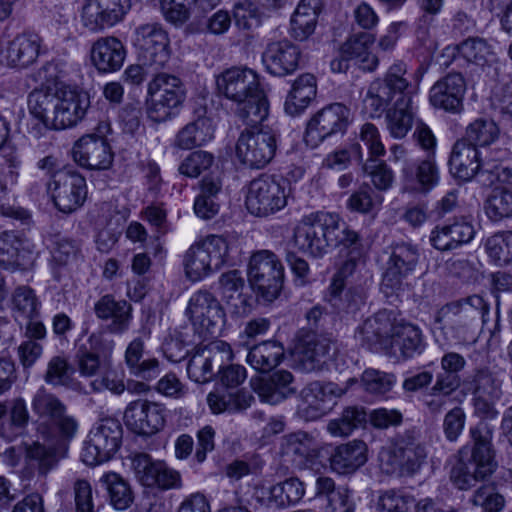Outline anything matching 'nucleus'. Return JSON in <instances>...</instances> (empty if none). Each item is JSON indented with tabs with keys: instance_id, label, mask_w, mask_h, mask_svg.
<instances>
[{
	"instance_id": "nucleus-53",
	"label": "nucleus",
	"mask_w": 512,
	"mask_h": 512,
	"mask_svg": "<svg viewBox=\"0 0 512 512\" xmlns=\"http://www.w3.org/2000/svg\"><path fill=\"white\" fill-rule=\"evenodd\" d=\"M366 421V413L359 407H347L338 419L331 420L327 425L328 432L333 436H348L355 428Z\"/></svg>"
},
{
	"instance_id": "nucleus-45",
	"label": "nucleus",
	"mask_w": 512,
	"mask_h": 512,
	"mask_svg": "<svg viewBox=\"0 0 512 512\" xmlns=\"http://www.w3.org/2000/svg\"><path fill=\"white\" fill-rule=\"evenodd\" d=\"M284 356V347L277 341H263L250 348L248 364L259 372H268L276 367Z\"/></svg>"
},
{
	"instance_id": "nucleus-28",
	"label": "nucleus",
	"mask_w": 512,
	"mask_h": 512,
	"mask_svg": "<svg viewBox=\"0 0 512 512\" xmlns=\"http://www.w3.org/2000/svg\"><path fill=\"white\" fill-rule=\"evenodd\" d=\"M42 42V38L37 33L18 34L0 52V60L9 67L26 68L35 63L41 54Z\"/></svg>"
},
{
	"instance_id": "nucleus-13",
	"label": "nucleus",
	"mask_w": 512,
	"mask_h": 512,
	"mask_svg": "<svg viewBox=\"0 0 512 512\" xmlns=\"http://www.w3.org/2000/svg\"><path fill=\"white\" fill-rule=\"evenodd\" d=\"M134 44L142 65L152 71L163 70L170 60L168 34L158 23H147L137 27Z\"/></svg>"
},
{
	"instance_id": "nucleus-52",
	"label": "nucleus",
	"mask_w": 512,
	"mask_h": 512,
	"mask_svg": "<svg viewBox=\"0 0 512 512\" xmlns=\"http://www.w3.org/2000/svg\"><path fill=\"white\" fill-rule=\"evenodd\" d=\"M107 485L110 503L117 510L127 509L133 502L134 496L129 484L118 474L111 473L103 476Z\"/></svg>"
},
{
	"instance_id": "nucleus-59",
	"label": "nucleus",
	"mask_w": 512,
	"mask_h": 512,
	"mask_svg": "<svg viewBox=\"0 0 512 512\" xmlns=\"http://www.w3.org/2000/svg\"><path fill=\"white\" fill-rule=\"evenodd\" d=\"M13 309L27 319L38 315L40 302L34 290L28 286L17 287L12 294Z\"/></svg>"
},
{
	"instance_id": "nucleus-21",
	"label": "nucleus",
	"mask_w": 512,
	"mask_h": 512,
	"mask_svg": "<svg viewBox=\"0 0 512 512\" xmlns=\"http://www.w3.org/2000/svg\"><path fill=\"white\" fill-rule=\"evenodd\" d=\"M489 314V305L479 295L447 303L441 307L435 317L442 329L466 326L481 319L485 324Z\"/></svg>"
},
{
	"instance_id": "nucleus-19",
	"label": "nucleus",
	"mask_w": 512,
	"mask_h": 512,
	"mask_svg": "<svg viewBox=\"0 0 512 512\" xmlns=\"http://www.w3.org/2000/svg\"><path fill=\"white\" fill-rule=\"evenodd\" d=\"M186 315L200 334L213 335L224 323V311L218 299L208 290L194 292L186 308Z\"/></svg>"
},
{
	"instance_id": "nucleus-33",
	"label": "nucleus",
	"mask_w": 512,
	"mask_h": 512,
	"mask_svg": "<svg viewBox=\"0 0 512 512\" xmlns=\"http://www.w3.org/2000/svg\"><path fill=\"white\" fill-rule=\"evenodd\" d=\"M304 493L303 483L298 478H289L268 489H257L256 499L267 508H286L299 502Z\"/></svg>"
},
{
	"instance_id": "nucleus-36",
	"label": "nucleus",
	"mask_w": 512,
	"mask_h": 512,
	"mask_svg": "<svg viewBox=\"0 0 512 512\" xmlns=\"http://www.w3.org/2000/svg\"><path fill=\"white\" fill-rule=\"evenodd\" d=\"M483 160L476 147L466 141H457L454 144L450 159L449 168L451 174L461 180H471L479 171H482Z\"/></svg>"
},
{
	"instance_id": "nucleus-34",
	"label": "nucleus",
	"mask_w": 512,
	"mask_h": 512,
	"mask_svg": "<svg viewBox=\"0 0 512 512\" xmlns=\"http://www.w3.org/2000/svg\"><path fill=\"white\" fill-rule=\"evenodd\" d=\"M475 236L474 226L465 219H456L453 223L438 225L430 234V242L440 251H450L469 243Z\"/></svg>"
},
{
	"instance_id": "nucleus-42",
	"label": "nucleus",
	"mask_w": 512,
	"mask_h": 512,
	"mask_svg": "<svg viewBox=\"0 0 512 512\" xmlns=\"http://www.w3.org/2000/svg\"><path fill=\"white\" fill-rule=\"evenodd\" d=\"M73 367L68 360L61 356H54L47 364L44 380L52 386H62L79 394H87L86 386L72 377Z\"/></svg>"
},
{
	"instance_id": "nucleus-46",
	"label": "nucleus",
	"mask_w": 512,
	"mask_h": 512,
	"mask_svg": "<svg viewBox=\"0 0 512 512\" xmlns=\"http://www.w3.org/2000/svg\"><path fill=\"white\" fill-rule=\"evenodd\" d=\"M51 442L56 446L47 447L39 442H34L26 450L27 457L37 462V471L41 476H46L57 466L59 460L65 456L68 443Z\"/></svg>"
},
{
	"instance_id": "nucleus-9",
	"label": "nucleus",
	"mask_w": 512,
	"mask_h": 512,
	"mask_svg": "<svg viewBox=\"0 0 512 512\" xmlns=\"http://www.w3.org/2000/svg\"><path fill=\"white\" fill-rule=\"evenodd\" d=\"M251 287L265 300H275L283 287L284 268L279 258L269 250L252 254L248 264Z\"/></svg>"
},
{
	"instance_id": "nucleus-50",
	"label": "nucleus",
	"mask_w": 512,
	"mask_h": 512,
	"mask_svg": "<svg viewBox=\"0 0 512 512\" xmlns=\"http://www.w3.org/2000/svg\"><path fill=\"white\" fill-rule=\"evenodd\" d=\"M485 213L493 222L512 217V189L496 187L485 202Z\"/></svg>"
},
{
	"instance_id": "nucleus-40",
	"label": "nucleus",
	"mask_w": 512,
	"mask_h": 512,
	"mask_svg": "<svg viewBox=\"0 0 512 512\" xmlns=\"http://www.w3.org/2000/svg\"><path fill=\"white\" fill-rule=\"evenodd\" d=\"M374 40L370 33H357L342 45L341 54L345 59H358L363 70L372 71L378 65V58L369 52Z\"/></svg>"
},
{
	"instance_id": "nucleus-25",
	"label": "nucleus",
	"mask_w": 512,
	"mask_h": 512,
	"mask_svg": "<svg viewBox=\"0 0 512 512\" xmlns=\"http://www.w3.org/2000/svg\"><path fill=\"white\" fill-rule=\"evenodd\" d=\"M351 121L350 109L341 103L328 105L318 111L308 122L306 137L313 141L343 133Z\"/></svg>"
},
{
	"instance_id": "nucleus-37",
	"label": "nucleus",
	"mask_w": 512,
	"mask_h": 512,
	"mask_svg": "<svg viewBox=\"0 0 512 512\" xmlns=\"http://www.w3.org/2000/svg\"><path fill=\"white\" fill-rule=\"evenodd\" d=\"M367 446L363 441L354 440L337 446L329 462L331 469L338 474L355 472L367 461Z\"/></svg>"
},
{
	"instance_id": "nucleus-47",
	"label": "nucleus",
	"mask_w": 512,
	"mask_h": 512,
	"mask_svg": "<svg viewBox=\"0 0 512 512\" xmlns=\"http://www.w3.org/2000/svg\"><path fill=\"white\" fill-rule=\"evenodd\" d=\"M395 347L398 348L403 359H408L416 353H421L424 344L420 329L409 323L398 322L393 335V348ZM393 351L396 352L395 349Z\"/></svg>"
},
{
	"instance_id": "nucleus-35",
	"label": "nucleus",
	"mask_w": 512,
	"mask_h": 512,
	"mask_svg": "<svg viewBox=\"0 0 512 512\" xmlns=\"http://www.w3.org/2000/svg\"><path fill=\"white\" fill-rule=\"evenodd\" d=\"M94 312L101 320H112L107 325L112 334H123L129 328L132 306L125 300L117 301L112 295H104L95 303Z\"/></svg>"
},
{
	"instance_id": "nucleus-3",
	"label": "nucleus",
	"mask_w": 512,
	"mask_h": 512,
	"mask_svg": "<svg viewBox=\"0 0 512 512\" xmlns=\"http://www.w3.org/2000/svg\"><path fill=\"white\" fill-rule=\"evenodd\" d=\"M31 408L41 422L37 432L46 441L69 443L79 429L78 420L68 412L67 405L54 393L39 388L31 400Z\"/></svg>"
},
{
	"instance_id": "nucleus-30",
	"label": "nucleus",
	"mask_w": 512,
	"mask_h": 512,
	"mask_svg": "<svg viewBox=\"0 0 512 512\" xmlns=\"http://www.w3.org/2000/svg\"><path fill=\"white\" fill-rule=\"evenodd\" d=\"M331 347L330 339L307 333L295 349L296 361L306 372L321 370L330 355Z\"/></svg>"
},
{
	"instance_id": "nucleus-17",
	"label": "nucleus",
	"mask_w": 512,
	"mask_h": 512,
	"mask_svg": "<svg viewBox=\"0 0 512 512\" xmlns=\"http://www.w3.org/2000/svg\"><path fill=\"white\" fill-rule=\"evenodd\" d=\"M398 321L393 311L380 310L363 321L356 330L363 346L372 351H383L388 355H396L393 351V335Z\"/></svg>"
},
{
	"instance_id": "nucleus-49",
	"label": "nucleus",
	"mask_w": 512,
	"mask_h": 512,
	"mask_svg": "<svg viewBox=\"0 0 512 512\" xmlns=\"http://www.w3.org/2000/svg\"><path fill=\"white\" fill-rule=\"evenodd\" d=\"M489 259L498 266L512 262V231H502L488 237L484 243Z\"/></svg>"
},
{
	"instance_id": "nucleus-10",
	"label": "nucleus",
	"mask_w": 512,
	"mask_h": 512,
	"mask_svg": "<svg viewBox=\"0 0 512 512\" xmlns=\"http://www.w3.org/2000/svg\"><path fill=\"white\" fill-rule=\"evenodd\" d=\"M288 183L271 175L253 179L246 196L248 211L258 217H266L282 210L287 205Z\"/></svg>"
},
{
	"instance_id": "nucleus-6",
	"label": "nucleus",
	"mask_w": 512,
	"mask_h": 512,
	"mask_svg": "<svg viewBox=\"0 0 512 512\" xmlns=\"http://www.w3.org/2000/svg\"><path fill=\"white\" fill-rule=\"evenodd\" d=\"M154 76L148 84L151 104L148 117L154 122L170 119L182 105L186 92L182 80L175 74L162 70L153 71Z\"/></svg>"
},
{
	"instance_id": "nucleus-29",
	"label": "nucleus",
	"mask_w": 512,
	"mask_h": 512,
	"mask_svg": "<svg viewBox=\"0 0 512 512\" xmlns=\"http://www.w3.org/2000/svg\"><path fill=\"white\" fill-rule=\"evenodd\" d=\"M466 91L464 77L460 73H449L430 89V102L436 108L458 113L463 108Z\"/></svg>"
},
{
	"instance_id": "nucleus-32",
	"label": "nucleus",
	"mask_w": 512,
	"mask_h": 512,
	"mask_svg": "<svg viewBox=\"0 0 512 512\" xmlns=\"http://www.w3.org/2000/svg\"><path fill=\"white\" fill-rule=\"evenodd\" d=\"M280 453L296 466L304 467L319 457L320 446L311 434L297 431L281 438Z\"/></svg>"
},
{
	"instance_id": "nucleus-4",
	"label": "nucleus",
	"mask_w": 512,
	"mask_h": 512,
	"mask_svg": "<svg viewBox=\"0 0 512 512\" xmlns=\"http://www.w3.org/2000/svg\"><path fill=\"white\" fill-rule=\"evenodd\" d=\"M474 445L471 459L468 462L459 460L452 468L450 478L460 490H467L478 480L490 476L496 467L491 440L492 433L486 428L477 426L470 430Z\"/></svg>"
},
{
	"instance_id": "nucleus-57",
	"label": "nucleus",
	"mask_w": 512,
	"mask_h": 512,
	"mask_svg": "<svg viewBox=\"0 0 512 512\" xmlns=\"http://www.w3.org/2000/svg\"><path fill=\"white\" fill-rule=\"evenodd\" d=\"M21 242L11 233L0 235V266L5 269L20 268L25 265L20 254Z\"/></svg>"
},
{
	"instance_id": "nucleus-38",
	"label": "nucleus",
	"mask_w": 512,
	"mask_h": 512,
	"mask_svg": "<svg viewBox=\"0 0 512 512\" xmlns=\"http://www.w3.org/2000/svg\"><path fill=\"white\" fill-rule=\"evenodd\" d=\"M317 84L314 75L305 73L300 75L292 84L284 109L291 116L301 114L316 97Z\"/></svg>"
},
{
	"instance_id": "nucleus-5",
	"label": "nucleus",
	"mask_w": 512,
	"mask_h": 512,
	"mask_svg": "<svg viewBox=\"0 0 512 512\" xmlns=\"http://www.w3.org/2000/svg\"><path fill=\"white\" fill-rule=\"evenodd\" d=\"M339 229V216L328 212H315L302 218L294 230L298 249L320 258L333 246V234Z\"/></svg>"
},
{
	"instance_id": "nucleus-56",
	"label": "nucleus",
	"mask_w": 512,
	"mask_h": 512,
	"mask_svg": "<svg viewBox=\"0 0 512 512\" xmlns=\"http://www.w3.org/2000/svg\"><path fill=\"white\" fill-rule=\"evenodd\" d=\"M214 361L209 351L198 349L190 358L187 365V373L191 380L197 383H207L213 376L212 362Z\"/></svg>"
},
{
	"instance_id": "nucleus-11",
	"label": "nucleus",
	"mask_w": 512,
	"mask_h": 512,
	"mask_svg": "<svg viewBox=\"0 0 512 512\" xmlns=\"http://www.w3.org/2000/svg\"><path fill=\"white\" fill-rule=\"evenodd\" d=\"M123 429L114 418L101 419L89 432L82 451V460L95 466L110 460L122 443Z\"/></svg>"
},
{
	"instance_id": "nucleus-41",
	"label": "nucleus",
	"mask_w": 512,
	"mask_h": 512,
	"mask_svg": "<svg viewBox=\"0 0 512 512\" xmlns=\"http://www.w3.org/2000/svg\"><path fill=\"white\" fill-rule=\"evenodd\" d=\"M459 57L478 67L490 66L496 61L493 46L482 37H468L455 47Z\"/></svg>"
},
{
	"instance_id": "nucleus-1",
	"label": "nucleus",
	"mask_w": 512,
	"mask_h": 512,
	"mask_svg": "<svg viewBox=\"0 0 512 512\" xmlns=\"http://www.w3.org/2000/svg\"><path fill=\"white\" fill-rule=\"evenodd\" d=\"M90 106L89 95L67 86L34 90L28 97L30 114L40 124L31 127L29 133L40 138L47 130H61L77 125Z\"/></svg>"
},
{
	"instance_id": "nucleus-39",
	"label": "nucleus",
	"mask_w": 512,
	"mask_h": 512,
	"mask_svg": "<svg viewBox=\"0 0 512 512\" xmlns=\"http://www.w3.org/2000/svg\"><path fill=\"white\" fill-rule=\"evenodd\" d=\"M292 382L293 375L289 371L278 370L260 378L255 390L264 401L276 404L295 392Z\"/></svg>"
},
{
	"instance_id": "nucleus-55",
	"label": "nucleus",
	"mask_w": 512,
	"mask_h": 512,
	"mask_svg": "<svg viewBox=\"0 0 512 512\" xmlns=\"http://www.w3.org/2000/svg\"><path fill=\"white\" fill-rule=\"evenodd\" d=\"M362 170L378 191H387L394 183V172L383 160L368 158L363 163Z\"/></svg>"
},
{
	"instance_id": "nucleus-63",
	"label": "nucleus",
	"mask_w": 512,
	"mask_h": 512,
	"mask_svg": "<svg viewBox=\"0 0 512 512\" xmlns=\"http://www.w3.org/2000/svg\"><path fill=\"white\" fill-rule=\"evenodd\" d=\"M471 502L476 506H481L484 512H500L504 505V497L495 491V488L488 485H483L478 488Z\"/></svg>"
},
{
	"instance_id": "nucleus-26",
	"label": "nucleus",
	"mask_w": 512,
	"mask_h": 512,
	"mask_svg": "<svg viewBox=\"0 0 512 512\" xmlns=\"http://www.w3.org/2000/svg\"><path fill=\"white\" fill-rule=\"evenodd\" d=\"M73 158L80 166L91 170H106L113 163V153L103 136L85 135L73 146Z\"/></svg>"
},
{
	"instance_id": "nucleus-24",
	"label": "nucleus",
	"mask_w": 512,
	"mask_h": 512,
	"mask_svg": "<svg viewBox=\"0 0 512 512\" xmlns=\"http://www.w3.org/2000/svg\"><path fill=\"white\" fill-rule=\"evenodd\" d=\"M130 7V0H88L81 19L86 28L99 31L122 21Z\"/></svg>"
},
{
	"instance_id": "nucleus-18",
	"label": "nucleus",
	"mask_w": 512,
	"mask_h": 512,
	"mask_svg": "<svg viewBox=\"0 0 512 512\" xmlns=\"http://www.w3.org/2000/svg\"><path fill=\"white\" fill-rule=\"evenodd\" d=\"M390 150L394 161H402L401 181L404 192L427 193L438 183V169L432 159L415 164L406 158V150L402 145H393Z\"/></svg>"
},
{
	"instance_id": "nucleus-20",
	"label": "nucleus",
	"mask_w": 512,
	"mask_h": 512,
	"mask_svg": "<svg viewBox=\"0 0 512 512\" xmlns=\"http://www.w3.org/2000/svg\"><path fill=\"white\" fill-rule=\"evenodd\" d=\"M49 189L55 206L64 213L74 212L81 207L87 195L85 178L71 169L54 173Z\"/></svg>"
},
{
	"instance_id": "nucleus-62",
	"label": "nucleus",
	"mask_w": 512,
	"mask_h": 512,
	"mask_svg": "<svg viewBox=\"0 0 512 512\" xmlns=\"http://www.w3.org/2000/svg\"><path fill=\"white\" fill-rule=\"evenodd\" d=\"M415 499L402 495L393 490L385 491L379 496L377 507L382 512H412Z\"/></svg>"
},
{
	"instance_id": "nucleus-48",
	"label": "nucleus",
	"mask_w": 512,
	"mask_h": 512,
	"mask_svg": "<svg viewBox=\"0 0 512 512\" xmlns=\"http://www.w3.org/2000/svg\"><path fill=\"white\" fill-rule=\"evenodd\" d=\"M499 134V127L493 120L478 118L467 126L463 141L474 147H485L494 143Z\"/></svg>"
},
{
	"instance_id": "nucleus-12",
	"label": "nucleus",
	"mask_w": 512,
	"mask_h": 512,
	"mask_svg": "<svg viewBox=\"0 0 512 512\" xmlns=\"http://www.w3.org/2000/svg\"><path fill=\"white\" fill-rule=\"evenodd\" d=\"M277 138L271 130L245 129L236 143V157L243 165L261 169L275 157Z\"/></svg>"
},
{
	"instance_id": "nucleus-16",
	"label": "nucleus",
	"mask_w": 512,
	"mask_h": 512,
	"mask_svg": "<svg viewBox=\"0 0 512 512\" xmlns=\"http://www.w3.org/2000/svg\"><path fill=\"white\" fill-rule=\"evenodd\" d=\"M419 256L417 246L410 242H397L391 246V254L381 283V289L387 297L403 289L404 280L416 268Z\"/></svg>"
},
{
	"instance_id": "nucleus-8",
	"label": "nucleus",
	"mask_w": 512,
	"mask_h": 512,
	"mask_svg": "<svg viewBox=\"0 0 512 512\" xmlns=\"http://www.w3.org/2000/svg\"><path fill=\"white\" fill-rule=\"evenodd\" d=\"M426 458L424 444L413 435L405 434L391 448L381 452L380 466L386 474L411 477L420 470Z\"/></svg>"
},
{
	"instance_id": "nucleus-23",
	"label": "nucleus",
	"mask_w": 512,
	"mask_h": 512,
	"mask_svg": "<svg viewBox=\"0 0 512 512\" xmlns=\"http://www.w3.org/2000/svg\"><path fill=\"white\" fill-rule=\"evenodd\" d=\"M216 86L219 94L233 103L245 100L262 88L256 71L246 66H235L224 70L217 76Z\"/></svg>"
},
{
	"instance_id": "nucleus-54",
	"label": "nucleus",
	"mask_w": 512,
	"mask_h": 512,
	"mask_svg": "<svg viewBox=\"0 0 512 512\" xmlns=\"http://www.w3.org/2000/svg\"><path fill=\"white\" fill-rule=\"evenodd\" d=\"M473 395L499 400L502 395V380L488 368L477 369L473 377Z\"/></svg>"
},
{
	"instance_id": "nucleus-51",
	"label": "nucleus",
	"mask_w": 512,
	"mask_h": 512,
	"mask_svg": "<svg viewBox=\"0 0 512 512\" xmlns=\"http://www.w3.org/2000/svg\"><path fill=\"white\" fill-rule=\"evenodd\" d=\"M382 202L383 197L365 184L351 194L347 200V208L353 212L369 214L379 209Z\"/></svg>"
},
{
	"instance_id": "nucleus-15",
	"label": "nucleus",
	"mask_w": 512,
	"mask_h": 512,
	"mask_svg": "<svg viewBox=\"0 0 512 512\" xmlns=\"http://www.w3.org/2000/svg\"><path fill=\"white\" fill-rule=\"evenodd\" d=\"M354 382V379H349L346 387H341L332 382L321 383L314 381L308 383L299 394L298 415L306 421L321 418L330 410L333 398L341 397L345 394L348 386Z\"/></svg>"
},
{
	"instance_id": "nucleus-7",
	"label": "nucleus",
	"mask_w": 512,
	"mask_h": 512,
	"mask_svg": "<svg viewBox=\"0 0 512 512\" xmlns=\"http://www.w3.org/2000/svg\"><path fill=\"white\" fill-rule=\"evenodd\" d=\"M228 252V242L222 236L210 235L196 242L184 255L186 277L191 281H199L220 269L227 260Z\"/></svg>"
},
{
	"instance_id": "nucleus-64",
	"label": "nucleus",
	"mask_w": 512,
	"mask_h": 512,
	"mask_svg": "<svg viewBox=\"0 0 512 512\" xmlns=\"http://www.w3.org/2000/svg\"><path fill=\"white\" fill-rule=\"evenodd\" d=\"M75 512H96L93 500V490L86 479H76L73 482Z\"/></svg>"
},
{
	"instance_id": "nucleus-61",
	"label": "nucleus",
	"mask_w": 512,
	"mask_h": 512,
	"mask_svg": "<svg viewBox=\"0 0 512 512\" xmlns=\"http://www.w3.org/2000/svg\"><path fill=\"white\" fill-rule=\"evenodd\" d=\"M214 163V156L203 150L190 153L180 164L179 172L191 178H197Z\"/></svg>"
},
{
	"instance_id": "nucleus-27",
	"label": "nucleus",
	"mask_w": 512,
	"mask_h": 512,
	"mask_svg": "<svg viewBox=\"0 0 512 512\" xmlns=\"http://www.w3.org/2000/svg\"><path fill=\"white\" fill-rule=\"evenodd\" d=\"M300 60V48L287 39L268 43L262 53V63L266 71L279 77L294 73Z\"/></svg>"
},
{
	"instance_id": "nucleus-44",
	"label": "nucleus",
	"mask_w": 512,
	"mask_h": 512,
	"mask_svg": "<svg viewBox=\"0 0 512 512\" xmlns=\"http://www.w3.org/2000/svg\"><path fill=\"white\" fill-rule=\"evenodd\" d=\"M219 285L227 304L234 309V313L243 315L248 312V299L243 295L245 280L238 270L223 273Z\"/></svg>"
},
{
	"instance_id": "nucleus-31",
	"label": "nucleus",
	"mask_w": 512,
	"mask_h": 512,
	"mask_svg": "<svg viewBox=\"0 0 512 512\" xmlns=\"http://www.w3.org/2000/svg\"><path fill=\"white\" fill-rule=\"evenodd\" d=\"M125 58V46L114 36L98 38L90 49L91 62L100 73H112L120 70Z\"/></svg>"
},
{
	"instance_id": "nucleus-22",
	"label": "nucleus",
	"mask_w": 512,
	"mask_h": 512,
	"mask_svg": "<svg viewBox=\"0 0 512 512\" xmlns=\"http://www.w3.org/2000/svg\"><path fill=\"white\" fill-rule=\"evenodd\" d=\"M123 419L132 432L139 435H153L165 425V409L156 402L138 399L128 404Z\"/></svg>"
},
{
	"instance_id": "nucleus-43",
	"label": "nucleus",
	"mask_w": 512,
	"mask_h": 512,
	"mask_svg": "<svg viewBox=\"0 0 512 512\" xmlns=\"http://www.w3.org/2000/svg\"><path fill=\"white\" fill-rule=\"evenodd\" d=\"M235 104L236 116L247 126L255 127L269 115V101L262 88Z\"/></svg>"
},
{
	"instance_id": "nucleus-60",
	"label": "nucleus",
	"mask_w": 512,
	"mask_h": 512,
	"mask_svg": "<svg viewBox=\"0 0 512 512\" xmlns=\"http://www.w3.org/2000/svg\"><path fill=\"white\" fill-rule=\"evenodd\" d=\"M335 240L333 246L342 247L348 257H361L363 254V244L360 235L345 224L339 223V229L333 234Z\"/></svg>"
},
{
	"instance_id": "nucleus-14",
	"label": "nucleus",
	"mask_w": 512,
	"mask_h": 512,
	"mask_svg": "<svg viewBox=\"0 0 512 512\" xmlns=\"http://www.w3.org/2000/svg\"><path fill=\"white\" fill-rule=\"evenodd\" d=\"M128 460L135 479L145 487L169 490L181 486L180 473L164 461L155 460L144 452L133 453Z\"/></svg>"
},
{
	"instance_id": "nucleus-2",
	"label": "nucleus",
	"mask_w": 512,
	"mask_h": 512,
	"mask_svg": "<svg viewBox=\"0 0 512 512\" xmlns=\"http://www.w3.org/2000/svg\"><path fill=\"white\" fill-rule=\"evenodd\" d=\"M407 67L402 61L392 64L383 79L374 80L364 99L371 116L380 115L392 99L399 95L393 108L386 113L387 128L394 138H403L412 127L411 98L404 94L409 86Z\"/></svg>"
},
{
	"instance_id": "nucleus-58",
	"label": "nucleus",
	"mask_w": 512,
	"mask_h": 512,
	"mask_svg": "<svg viewBox=\"0 0 512 512\" xmlns=\"http://www.w3.org/2000/svg\"><path fill=\"white\" fill-rule=\"evenodd\" d=\"M364 390L370 394L383 395L389 392L396 382L392 373L376 369H366L361 377Z\"/></svg>"
}]
</instances>
